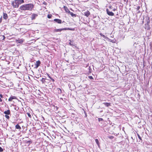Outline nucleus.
Returning <instances> with one entry per match:
<instances>
[{
  "instance_id": "32",
  "label": "nucleus",
  "mask_w": 152,
  "mask_h": 152,
  "mask_svg": "<svg viewBox=\"0 0 152 152\" xmlns=\"http://www.w3.org/2000/svg\"><path fill=\"white\" fill-rule=\"evenodd\" d=\"M54 106V109L55 110H57L58 109V107H57V106Z\"/></svg>"
},
{
  "instance_id": "15",
  "label": "nucleus",
  "mask_w": 152,
  "mask_h": 152,
  "mask_svg": "<svg viewBox=\"0 0 152 152\" xmlns=\"http://www.w3.org/2000/svg\"><path fill=\"white\" fill-rule=\"evenodd\" d=\"M107 107L110 106H111V103H110L108 102H104L103 103Z\"/></svg>"
},
{
  "instance_id": "7",
  "label": "nucleus",
  "mask_w": 152,
  "mask_h": 152,
  "mask_svg": "<svg viewBox=\"0 0 152 152\" xmlns=\"http://www.w3.org/2000/svg\"><path fill=\"white\" fill-rule=\"evenodd\" d=\"M38 15L37 14H33L31 17V19L32 20H34L35 19L36 17L38 16Z\"/></svg>"
},
{
  "instance_id": "5",
  "label": "nucleus",
  "mask_w": 152,
  "mask_h": 152,
  "mask_svg": "<svg viewBox=\"0 0 152 152\" xmlns=\"http://www.w3.org/2000/svg\"><path fill=\"white\" fill-rule=\"evenodd\" d=\"M41 64V61L39 60H38L36 62V63L35 64V68H37Z\"/></svg>"
},
{
  "instance_id": "10",
  "label": "nucleus",
  "mask_w": 152,
  "mask_h": 152,
  "mask_svg": "<svg viewBox=\"0 0 152 152\" xmlns=\"http://www.w3.org/2000/svg\"><path fill=\"white\" fill-rule=\"evenodd\" d=\"M90 15V12L88 10H87L86 11L84 12V15L86 17H88Z\"/></svg>"
},
{
  "instance_id": "20",
  "label": "nucleus",
  "mask_w": 152,
  "mask_h": 152,
  "mask_svg": "<svg viewBox=\"0 0 152 152\" xmlns=\"http://www.w3.org/2000/svg\"><path fill=\"white\" fill-rule=\"evenodd\" d=\"M95 141L96 143V144L98 145V146H99V141L98 139H95Z\"/></svg>"
},
{
  "instance_id": "9",
  "label": "nucleus",
  "mask_w": 152,
  "mask_h": 152,
  "mask_svg": "<svg viewBox=\"0 0 152 152\" xmlns=\"http://www.w3.org/2000/svg\"><path fill=\"white\" fill-rule=\"evenodd\" d=\"M54 21L58 24H61L62 23L61 20L58 19H55L53 20Z\"/></svg>"
},
{
  "instance_id": "21",
  "label": "nucleus",
  "mask_w": 152,
  "mask_h": 152,
  "mask_svg": "<svg viewBox=\"0 0 152 152\" xmlns=\"http://www.w3.org/2000/svg\"><path fill=\"white\" fill-rule=\"evenodd\" d=\"M70 42H69V44L71 46H74V44L73 42L72 41H71V40H69Z\"/></svg>"
},
{
  "instance_id": "6",
  "label": "nucleus",
  "mask_w": 152,
  "mask_h": 152,
  "mask_svg": "<svg viewBox=\"0 0 152 152\" xmlns=\"http://www.w3.org/2000/svg\"><path fill=\"white\" fill-rule=\"evenodd\" d=\"M106 12L107 14L110 16H113L114 15V13L112 12L109 11L108 9H106Z\"/></svg>"
},
{
  "instance_id": "4",
  "label": "nucleus",
  "mask_w": 152,
  "mask_h": 152,
  "mask_svg": "<svg viewBox=\"0 0 152 152\" xmlns=\"http://www.w3.org/2000/svg\"><path fill=\"white\" fill-rule=\"evenodd\" d=\"M20 10H27L26 4L21 6L20 7Z\"/></svg>"
},
{
  "instance_id": "18",
  "label": "nucleus",
  "mask_w": 152,
  "mask_h": 152,
  "mask_svg": "<svg viewBox=\"0 0 152 152\" xmlns=\"http://www.w3.org/2000/svg\"><path fill=\"white\" fill-rule=\"evenodd\" d=\"M69 13L70 14L71 16L72 17H76L77 15L76 14H74L72 12H70V13Z\"/></svg>"
},
{
  "instance_id": "39",
  "label": "nucleus",
  "mask_w": 152,
  "mask_h": 152,
  "mask_svg": "<svg viewBox=\"0 0 152 152\" xmlns=\"http://www.w3.org/2000/svg\"><path fill=\"white\" fill-rule=\"evenodd\" d=\"M3 40H4L5 38V37L4 36H3Z\"/></svg>"
},
{
  "instance_id": "25",
  "label": "nucleus",
  "mask_w": 152,
  "mask_h": 152,
  "mask_svg": "<svg viewBox=\"0 0 152 152\" xmlns=\"http://www.w3.org/2000/svg\"><path fill=\"white\" fill-rule=\"evenodd\" d=\"M108 138L111 140L113 139L114 138V137L113 136H109L108 137Z\"/></svg>"
},
{
  "instance_id": "27",
  "label": "nucleus",
  "mask_w": 152,
  "mask_h": 152,
  "mask_svg": "<svg viewBox=\"0 0 152 152\" xmlns=\"http://www.w3.org/2000/svg\"><path fill=\"white\" fill-rule=\"evenodd\" d=\"M137 136H138V138L140 139V140H142L141 138L140 137V136L139 135V134H137Z\"/></svg>"
},
{
  "instance_id": "14",
  "label": "nucleus",
  "mask_w": 152,
  "mask_h": 152,
  "mask_svg": "<svg viewBox=\"0 0 152 152\" xmlns=\"http://www.w3.org/2000/svg\"><path fill=\"white\" fill-rule=\"evenodd\" d=\"M4 113L7 115H9L10 114V110H7V111H5L4 112Z\"/></svg>"
},
{
  "instance_id": "2",
  "label": "nucleus",
  "mask_w": 152,
  "mask_h": 152,
  "mask_svg": "<svg viewBox=\"0 0 152 152\" xmlns=\"http://www.w3.org/2000/svg\"><path fill=\"white\" fill-rule=\"evenodd\" d=\"M27 10L32 11L34 7V5L32 4H26Z\"/></svg>"
},
{
  "instance_id": "12",
  "label": "nucleus",
  "mask_w": 152,
  "mask_h": 152,
  "mask_svg": "<svg viewBox=\"0 0 152 152\" xmlns=\"http://www.w3.org/2000/svg\"><path fill=\"white\" fill-rule=\"evenodd\" d=\"M64 8L66 12L68 13H70V11L66 7L64 6Z\"/></svg>"
},
{
  "instance_id": "8",
  "label": "nucleus",
  "mask_w": 152,
  "mask_h": 152,
  "mask_svg": "<svg viewBox=\"0 0 152 152\" xmlns=\"http://www.w3.org/2000/svg\"><path fill=\"white\" fill-rule=\"evenodd\" d=\"M17 97L15 96H11L8 99V101L9 102H11L12 100L14 99H17Z\"/></svg>"
},
{
  "instance_id": "29",
  "label": "nucleus",
  "mask_w": 152,
  "mask_h": 152,
  "mask_svg": "<svg viewBox=\"0 0 152 152\" xmlns=\"http://www.w3.org/2000/svg\"><path fill=\"white\" fill-rule=\"evenodd\" d=\"M88 77L91 80H93L94 78L91 76H88Z\"/></svg>"
},
{
  "instance_id": "44",
  "label": "nucleus",
  "mask_w": 152,
  "mask_h": 152,
  "mask_svg": "<svg viewBox=\"0 0 152 152\" xmlns=\"http://www.w3.org/2000/svg\"><path fill=\"white\" fill-rule=\"evenodd\" d=\"M137 1V0H136V1Z\"/></svg>"
},
{
  "instance_id": "38",
  "label": "nucleus",
  "mask_w": 152,
  "mask_h": 152,
  "mask_svg": "<svg viewBox=\"0 0 152 152\" xmlns=\"http://www.w3.org/2000/svg\"><path fill=\"white\" fill-rule=\"evenodd\" d=\"M116 9L115 8H114L113 9V11H115L116 10Z\"/></svg>"
},
{
  "instance_id": "31",
  "label": "nucleus",
  "mask_w": 152,
  "mask_h": 152,
  "mask_svg": "<svg viewBox=\"0 0 152 152\" xmlns=\"http://www.w3.org/2000/svg\"><path fill=\"white\" fill-rule=\"evenodd\" d=\"M140 7L139 6H137V8H136V10H138L140 9Z\"/></svg>"
},
{
  "instance_id": "34",
  "label": "nucleus",
  "mask_w": 152,
  "mask_h": 152,
  "mask_svg": "<svg viewBox=\"0 0 152 152\" xmlns=\"http://www.w3.org/2000/svg\"><path fill=\"white\" fill-rule=\"evenodd\" d=\"M100 35L101 36H102L103 37H105V36L103 35L102 33H100Z\"/></svg>"
},
{
  "instance_id": "26",
  "label": "nucleus",
  "mask_w": 152,
  "mask_h": 152,
  "mask_svg": "<svg viewBox=\"0 0 152 152\" xmlns=\"http://www.w3.org/2000/svg\"><path fill=\"white\" fill-rule=\"evenodd\" d=\"M5 117L7 118V119H9L10 118V117L9 116H8V115H5Z\"/></svg>"
},
{
  "instance_id": "22",
  "label": "nucleus",
  "mask_w": 152,
  "mask_h": 152,
  "mask_svg": "<svg viewBox=\"0 0 152 152\" xmlns=\"http://www.w3.org/2000/svg\"><path fill=\"white\" fill-rule=\"evenodd\" d=\"M57 90L59 93L61 94L62 92V91L60 88H57Z\"/></svg>"
},
{
  "instance_id": "23",
  "label": "nucleus",
  "mask_w": 152,
  "mask_h": 152,
  "mask_svg": "<svg viewBox=\"0 0 152 152\" xmlns=\"http://www.w3.org/2000/svg\"><path fill=\"white\" fill-rule=\"evenodd\" d=\"M52 15L51 14H48L47 15V17L48 18H52Z\"/></svg>"
},
{
  "instance_id": "35",
  "label": "nucleus",
  "mask_w": 152,
  "mask_h": 152,
  "mask_svg": "<svg viewBox=\"0 0 152 152\" xmlns=\"http://www.w3.org/2000/svg\"><path fill=\"white\" fill-rule=\"evenodd\" d=\"M109 8L110 9H113V7L112 6H111V5H110V6H109Z\"/></svg>"
},
{
  "instance_id": "13",
  "label": "nucleus",
  "mask_w": 152,
  "mask_h": 152,
  "mask_svg": "<svg viewBox=\"0 0 152 152\" xmlns=\"http://www.w3.org/2000/svg\"><path fill=\"white\" fill-rule=\"evenodd\" d=\"M3 17L4 19L7 20L8 18V16L7 14L6 13H4Z\"/></svg>"
},
{
  "instance_id": "19",
  "label": "nucleus",
  "mask_w": 152,
  "mask_h": 152,
  "mask_svg": "<svg viewBox=\"0 0 152 152\" xmlns=\"http://www.w3.org/2000/svg\"><path fill=\"white\" fill-rule=\"evenodd\" d=\"M88 69L89 70V71H88V75L89 74H90L91 73V69L90 67V66H89L88 68Z\"/></svg>"
},
{
  "instance_id": "11",
  "label": "nucleus",
  "mask_w": 152,
  "mask_h": 152,
  "mask_svg": "<svg viewBox=\"0 0 152 152\" xmlns=\"http://www.w3.org/2000/svg\"><path fill=\"white\" fill-rule=\"evenodd\" d=\"M23 39H17L15 40V42L18 43H22L23 42Z\"/></svg>"
},
{
  "instance_id": "36",
  "label": "nucleus",
  "mask_w": 152,
  "mask_h": 152,
  "mask_svg": "<svg viewBox=\"0 0 152 152\" xmlns=\"http://www.w3.org/2000/svg\"><path fill=\"white\" fill-rule=\"evenodd\" d=\"M2 18L1 17L0 18V23L2 22Z\"/></svg>"
},
{
  "instance_id": "3",
  "label": "nucleus",
  "mask_w": 152,
  "mask_h": 152,
  "mask_svg": "<svg viewBox=\"0 0 152 152\" xmlns=\"http://www.w3.org/2000/svg\"><path fill=\"white\" fill-rule=\"evenodd\" d=\"M17 0L12 1V5L14 8H18L19 7V3Z\"/></svg>"
},
{
  "instance_id": "28",
  "label": "nucleus",
  "mask_w": 152,
  "mask_h": 152,
  "mask_svg": "<svg viewBox=\"0 0 152 152\" xmlns=\"http://www.w3.org/2000/svg\"><path fill=\"white\" fill-rule=\"evenodd\" d=\"M32 142L31 140H29V141H27L26 142V143L27 144H28V143L30 144V143H31Z\"/></svg>"
},
{
  "instance_id": "37",
  "label": "nucleus",
  "mask_w": 152,
  "mask_h": 152,
  "mask_svg": "<svg viewBox=\"0 0 152 152\" xmlns=\"http://www.w3.org/2000/svg\"><path fill=\"white\" fill-rule=\"evenodd\" d=\"M0 97L1 98H3V95L2 94H0Z\"/></svg>"
},
{
  "instance_id": "1",
  "label": "nucleus",
  "mask_w": 152,
  "mask_h": 152,
  "mask_svg": "<svg viewBox=\"0 0 152 152\" xmlns=\"http://www.w3.org/2000/svg\"><path fill=\"white\" fill-rule=\"evenodd\" d=\"M69 30L71 31H74L75 30L74 28H62L59 29H57L54 30V31L56 32H61V31L63 30Z\"/></svg>"
},
{
  "instance_id": "33",
  "label": "nucleus",
  "mask_w": 152,
  "mask_h": 152,
  "mask_svg": "<svg viewBox=\"0 0 152 152\" xmlns=\"http://www.w3.org/2000/svg\"><path fill=\"white\" fill-rule=\"evenodd\" d=\"M3 151V149L1 147H0V152H2Z\"/></svg>"
},
{
  "instance_id": "43",
  "label": "nucleus",
  "mask_w": 152,
  "mask_h": 152,
  "mask_svg": "<svg viewBox=\"0 0 152 152\" xmlns=\"http://www.w3.org/2000/svg\"><path fill=\"white\" fill-rule=\"evenodd\" d=\"M151 69H152V63H151Z\"/></svg>"
},
{
  "instance_id": "40",
  "label": "nucleus",
  "mask_w": 152,
  "mask_h": 152,
  "mask_svg": "<svg viewBox=\"0 0 152 152\" xmlns=\"http://www.w3.org/2000/svg\"><path fill=\"white\" fill-rule=\"evenodd\" d=\"M100 120H103V119L102 118H99V121H100Z\"/></svg>"
},
{
  "instance_id": "41",
  "label": "nucleus",
  "mask_w": 152,
  "mask_h": 152,
  "mask_svg": "<svg viewBox=\"0 0 152 152\" xmlns=\"http://www.w3.org/2000/svg\"><path fill=\"white\" fill-rule=\"evenodd\" d=\"M2 99L1 98H0V102H2Z\"/></svg>"
},
{
  "instance_id": "24",
  "label": "nucleus",
  "mask_w": 152,
  "mask_h": 152,
  "mask_svg": "<svg viewBox=\"0 0 152 152\" xmlns=\"http://www.w3.org/2000/svg\"><path fill=\"white\" fill-rule=\"evenodd\" d=\"M48 76L52 80V81L53 82H54L55 80L53 79L52 78V77L49 75H48Z\"/></svg>"
},
{
  "instance_id": "30",
  "label": "nucleus",
  "mask_w": 152,
  "mask_h": 152,
  "mask_svg": "<svg viewBox=\"0 0 152 152\" xmlns=\"http://www.w3.org/2000/svg\"><path fill=\"white\" fill-rule=\"evenodd\" d=\"M27 115L30 118H31V115L30 114V113H27Z\"/></svg>"
},
{
  "instance_id": "16",
  "label": "nucleus",
  "mask_w": 152,
  "mask_h": 152,
  "mask_svg": "<svg viewBox=\"0 0 152 152\" xmlns=\"http://www.w3.org/2000/svg\"><path fill=\"white\" fill-rule=\"evenodd\" d=\"M17 2L19 3V4L24 3V1L23 0H17Z\"/></svg>"
},
{
  "instance_id": "42",
  "label": "nucleus",
  "mask_w": 152,
  "mask_h": 152,
  "mask_svg": "<svg viewBox=\"0 0 152 152\" xmlns=\"http://www.w3.org/2000/svg\"><path fill=\"white\" fill-rule=\"evenodd\" d=\"M140 13V11H139H139H138L137 12V13Z\"/></svg>"
},
{
  "instance_id": "17",
  "label": "nucleus",
  "mask_w": 152,
  "mask_h": 152,
  "mask_svg": "<svg viewBox=\"0 0 152 152\" xmlns=\"http://www.w3.org/2000/svg\"><path fill=\"white\" fill-rule=\"evenodd\" d=\"M15 128L17 129H19L20 130L21 129V127L19 126V125L18 124L16 125L15 126Z\"/></svg>"
}]
</instances>
